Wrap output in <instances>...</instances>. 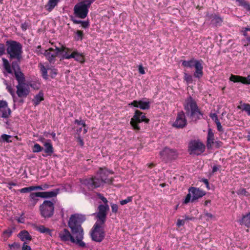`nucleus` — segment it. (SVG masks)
<instances>
[{
    "label": "nucleus",
    "mask_w": 250,
    "mask_h": 250,
    "mask_svg": "<svg viewBox=\"0 0 250 250\" xmlns=\"http://www.w3.org/2000/svg\"><path fill=\"white\" fill-rule=\"evenodd\" d=\"M6 51L8 58L13 61L11 63L7 59L2 58V65L4 71V75L12 74V72L21 70L20 63L22 59V46L21 44L17 41L8 40L6 42Z\"/></svg>",
    "instance_id": "obj_1"
},
{
    "label": "nucleus",
    "mask_w": 250,
    "mask_h": 250,
    "mask_svg": "<svg viewBox=\"0 0 250 250\" xmlns=\"http://www.w3.org/2000/svg\"><path fill=\"white\" fill-rule=\"evenodd\" d=\"M184 108L185 113L183 111L178 113L176 120L173 124L174 127L183 128L187 125V121L185 114L195 122L203 118V113L200 110L195 100L191 96L185 100Z\"/></svg>",
    "instance_id": "obj_2"
},
{
    "label": "nucleus",
    "mask_w": 250,
    "mask_h": 250,
    "mask_svg": "<svg viewBox=\"0 0 250 250\" xmlns=\"http://www.w3.org/2000/svg\"><path fill=\"white\" fill-rule=\"evenodd\" d=\"M85 220L84 215L74 214L71 215L68 222V226L71 230V236L74 239V244L80 248L86 247V243L83 241L84 231L82 227V224Z\"/></svg>",
    "instance_id": "obj_3"
},
{
    "label": "nucleus",
    "mask_w": 250,
    "mask_h": 250,
    "mask_svg": "<svg viewBox=\"0 0 250 250\" xmlns=\"http://www.w3.org/2000/svg\"><path fill=\"white\" fill-rule=\"evenodd\" d=\"M109 173H112L108 170L100 168L95 176L83 179L81 181L82 185H84L90 190L103 187L104 184H111L112 181L107 178Z\"/></svg>",
    "instance_id": "obj_4"
},
{
    "label": "nucleus",
    "mask_w": 250,
    "mask_h": 250,
    "mask_svg": "<svg viewBox=\"0 0 250 250\" xmlns=\"http://www.w3.org/2000/svg\"><path fill=\"white\" fill-rule=\"evenodd\" d=\"M18 82L16 86V93L20 98H26L30 93L29 88L25 83V77L21 70L12 72L11 74Z\"/></svg>",
    "instance_id": "obj_5"
},
{
    "label": "nucleus",
    "mask_w": 250,
    "mask_h": 250,
    "mask_svg": "<svg viewBox=\"0 0 250 250\" xmlns=\"http://www.w3.org/2000/svg\"><path fill=\"white\" fill-rule=\"evenodd\" d=\"M95 0H85L76 4L74 7L75 16L81 19L85 18L88 13V9Z\"/></svg>",
    "instance_id": "obj_6"
},
{
    "label": "nucleus",
    "mask_w": 250,
    "mask_h": 250,
    "mask_svg": "<svg viewBox=\"0 0 250 250\" xmlns=\"http://www.w3.org/2000/svg\"><path fill=\"white\" fill-rule=\"evenodd\" d=\"M205 145L199 139L191 140L188 142V151L190 155H200L205 152Z\"/></svg>",
    "instance_id": "obj_7"
},
{
    "label": "nucleus",
    "mask_w": 250,
    "mask_h": 250,
    "mask_svg": "<svg viewBox=\"0 0 250 250\" xmlns=\"http://www.w3.org/2000/svg\"><path fill=\"white\" fill-rule=\"evenodd\" d=\"M104 224V223L96 222L90 231L92 240L96 242H101L103 240L105 237Z\"/></svg>",
    "instance_id": "obj_8"
},
{
    "label": "nucleus",
    "mask_w": 250,
    "mask_h": 250,
    "mask_svg": "<svg viewBox=\"0 0 250 250\" xmlns=\"http://www.w3.org/2000/svg\"><path fill=\"white\" fill-rule=\"evenodd\" d=\"M40 211L41 216L44 218H51L54 214V203L49 200H45L40 206Z\"/></svg>",
    "instance_id": "obj_9"
},
{
    "label": "nucleus",
    "mask_w": 250,
    "mask_h": 250,
    "mask_svg": "<svg viewBox=\"0 0 250 250\" xmlns=\"http://www.w3.org/2000/svg\"><path fill=\"white\" fill-rule=\"evenodd\" d=\"M149 121V120L146 117L144 113L136 110L133 117L131 119L130 123L134 129L139 131L140 130V127L138 125L139 123L143 122L146 123H148Z\"/></svg>",
    "instance_id": "obj_10"
},
{
    "label": "nucleus",
    "mask_w": 250,
    "mask_h": 250,
    "mask_svg": "<svg viewBox=\"0 0 250 250\" xmlns=\"http://www.w3.org/2000/svg\"><path fill=\"white\" fill-rule=\"evenodd\" d=\"M98 211L94 214L97 219L96 222L105 223L107 216V212L109 210V207L108 205H99L98 207Z\"/></svg>",
    "instance_id": "obj_11"
},
{
    "label": "nucleus",
    "mask_w": 250,
    "mask_h": 250,
    "mask_svg": "<svg viewBox=\"0 0 250 250\" xmlns=\"http://www.w3.org/2000/svg\"><path fill=\"white\" fill-rule=\"evenodd\" d=\"M160 155L164 161L167 162L176 159L178 153L175 149L166 147L160 152Z\"/></svg>",
    "instance_id": "obj_12"
},
{
    "label": "nucleus",
    "mask_w": 250,
    "mask_h": 250,
    "mask_svg": "<svg viewBox=\"0 0 250 250\" xmlns=\"http://www.w3.org/2000/svg\"><path fill=\"white\" fill-rule=\"evenodd\" d=\"M58 237L60 240L64 243L68 244L70 242L74 244V239L71 236V232L67 229H63L58 233Z\"/></svg>",
    "instance_id": "obj_13"
},
{
    "label": "nucleus",
    "mask_w": 250,
    "mask_h": 250,
    "mask_svg": "<svg viewBox=\"0 0 250 250\" xmlns=\"http://www.w3.org/2000/svg\"><path fill=\"white\" fill-rule=\"evenodd\" d=\"M72 58L81 63H83L84 62L83 54L76 50H74L71 54H69L67 51L65 52L63 54V59H70Z\"/></svg>",
    "instance_id": "obj_14"
},
{
    "label": "nucleus",
    "mask_w": 250,
    "mask_h": 250,
    "mask_svg": "<svg viewBox=\"0 0 250 250\" xmlns=\"http://www.w3.org/2000/svg\"><path fill=\"white\" fill-rule=\"evenodd\" d=\"M11 112L10 109L8 107L7 103L5 101H0V116L3 118H7Z\"/></svg>",
    "instance_id": "obj_15"
},
{
    "label": "nucleus",
    "mask_w": 250,
    "mask_h": 250,
    "mask_svg": "<svg viewBox=\"0 0 250 250\" xmlns=\"http://www.w3.org/2000/svg\"><path fill=\"white\" fill-rule=\"evenodd\" d=\"M190 193H192V202H193L196 200L202 197L206 194V192L200 189L199 188L195 187H190Z\"/></svg>",
    "instance_id": "obj_16"
},
{
    "label": "nucleus",
    "mask_w": 250,
    "mask_h": 250,
    "mask_svg": "<svg viewBox=\"0 0 250 250\" xmlns=\"http://www.w3.org/2000/svg\"><path fill=\"white\" fill-rule=\"evenodd\" d=\"M229 80L234 83L241 82L243 84H250V74L247 77L231 74Z\"/></svg>",
    "instance_id": "obj_17"
},
{
    "label": "nucleus",
    "mask_w": 250,
    "mask_h": 250,
    "mask_svg": "<svg viewBox=\"0 0 250 250\" xmlns=\"http://www.w3.org/2000/svg\"><path fill=\"white\" fill-rule=\"evenodd\" d=\"M150 102L143 101L142 100L136 101L134 100L131 102L129 105H132L134 107L139 108L143 110L148 109L150 108Z\"/></svg>",
    "instance_id": "obj_18"
},
{
    "label": "nucleus",
    "mask_w": 250,
    "mask_h": 250,
    "mask_svg": "<svg viewBox=\"0 0 250 250\" xmlns=\"http://www.w3.org/2000/svg\"><path fill=\"white\" fill-rule=\"evenodd\" d=\"M202 62L203 61L202 60H199L197 61L196 64H195L194 67L195 71L193 74V76L195 78L200 79L203 76V66Z\"/></svg>",
    "instance_id": "obj_19"
},
{
    "label": "nucleus",
    "mask_w": 250,
    "mask_h": 250,
    "mask_svg": "<svg viewBox=\"0 0 250 250\" xmlns=\"http://www.w3.org/2000/svg\"><path fill=\"white\" fill-rule=\"evenodd\" d=\"M44 146V148H43V150L46 155H45L42 154V156L45 157L46 156H51L52 153L54 152V149L53 146L50 143V140H47L46 142L44 143L43 145Z\"/></svg>",
    "instance_id": "obj_20"
},
{
    "label": "nucleus",
    "mask_w": 250,
    "mask_h": 250,
    "mask_svg": "<svg viewBox=\"0 0 250 250\" xmlns=\"http://www.w3.org/2000/svg\"><path fill=\"white\" fill-rule=\"evenodd\" d=\"M30 200L29 201V206L32 208L35 206L39 200L38 197H40L39 192H31L30 194Z\"/></svg>",
    "instance_id": "obj_21"
},
{
    "label": "nucleus",
    "mask_w": 250,
    "mask_h": 250,
    "mask_svg": "<svg viewBox=\"0 0 250 250\" xmlns=\"http://www.w3.org/2000/svg\"><path fill=\"white\" fill-rule=\"evenodd\" d=\"M60 189L57 188L50 191L39 192L41 198H51L57 196L59 193Z\"/></svg>",
    "instance_id": "obj_22"
},
{
    "label": "nucleus",
    "mask_w": 250,
    "mask_h": 250,
    "mask_svg": "<svg viewBox=\"0 0 250 250\" xmlns=\"http://www.w3.org/2000/svg\"><path fill=\"white\" fill-rule=\"evenodd\" d=\"M214 133L210 128L208 129L207 146L208 148H210L212 147V144H214Z\"/></svg>",
    "instance_id": "obj_23"
},
{
    "label": "nucleus",
    "mask_w": 250,
    "mask_h": 250,
    "mask_svg": "<svg viewBox=\"0 0 250 250\" xmlns=\"http://www.w3.org/2000/svg\"><path fill=\"white\" fill-rule=\"evenodd\" d=\"M18 236L21 239L22 241L25 242L27 241H30L32 239V237L29 232L25 230H21L18 235Z\"/></svg>",
    "instance_id": "obj_24"
},
{
    "label": "nucleus",
    "mask_w": 250,
    "mask_h": 250,
    "mask_svg": "<svg viewBox=\"0 0 250 250\" xmlns=\"http://www.w3.org/2000/svg\"><path fill=\"white\" fill-rule=\"evenodd\" d=\"M43 100V93L42 91H40L38 94L34 96V99L32 100V102L35 106H37Z\"/></svg>",
    "instance_id": "obj_25"
},
{
    "label": "nucleus",
    "mask_w": 250,
    "mask_h": 250,
    "mask_svg": "<svg viewBox=\"0 0 250 250\" xmlns=\"http://www.w3.org/2000/svg\"><path fill=\"white\" fill-rule=\"evenodd\" d=\"M198 61L199 60H195L194 59H191L188 61H182V65L185 67L192 68L194 67L195 64H196L197 61Z\"/></svg>",
    "instance_id": "obj_26"
},
{
    "label": "nucleus",
    "mask_w": 250,
    "mask_h": 250,
    "mask_svg": "<svg viewBox=\"0 0 250 250\" xmlns=\"http://www.w3.org/2000/svg\"><path fill=\"white\" fill-rule=\"evenodd\" d=\"M49 50L51 52V54L56 57L60 53L62 54V56H63V54L66 52L65 48H60L59 47H56L55 49L53 48H49Z\"/></svg>",
    "instance_id": "obj_27"
},
{
    "label": "nucleus",
    "mask_w": 250,
    "mask_h": 250,
    "mask_svg": "<svg viewBox=\"0 0 250 250\" xmlns=\"http://www.w3.org/2000/svg\"><path fill=\"white\" fill-rule=\"evenodd\" d=\"M43 55L45 56L50 63H54L55 62L56 60L55 57L51 54V52L49 49L45 50Z\"/></svg>",
    "instance_id": "obj_28"
},
{
    "label": "nucleus",
    "mask_w": 250,
    "mask_h": 250,
    "mask_svg": "<svg viewBox=\"0 0 250 250\" xmlns=\"http://www.w3.org/2000/svg\"><path fill=\"white\" fill-rule=\"evenodd\" d=\"M59 1V0H49L45 5L46 9L49 12L51 11L55 6L57 5Z\"/></svg>",
    "instance_id": "obj_29"
},
{
    "label": "nucleus",
    "mask_w": 250,
    "mask_h": 250,
    "mask_svg": "<svg viewBox=\"0 0 250 250\" xmlns=\"http://www.w3.org/2000/svg\"><path fill=\"white\" fill-rule=\"evenodd\" d=\"M36 230L42 233L48 234L50 236H51V230L44 226L41 225L37 227Z\"/></svg>",
    "instance_id": "obj_30"
},
{
    "label": "nucleus",
    "mask_w": 250,
    "mask_h": 250,
    "mask_svg": "<svg viewBox=\"0 0 250 250\" xmlns=\"http://www.w3.org/2000/svg\"><path fill=\"white\" fill-rule=\"evenodd\" d=\"M241 223L245 225L247 227L250 226V212L243 216Z\"/></svg>",
    "instance_id": "obj_31"
},
{
    "label": "nucleus",
    "mask_w": 250,
    "mask_h": 250,
    "mask_svg": "<svg viewBox=\"0 0 250 250\" xmlns=\"http://www.w3.org/2000/svg\"><path fill=\"white\" fill-rule=\"evenodd\" d=\"M4 84L6 85V89L8 91V92L11 95V96L14 98L15 95V90L12 87L11 84H9L5 80L3 82Z\"/></svg>",
    "instance_id": "obj_32"
},
{
    "label": "nucleus",
    "mask_w": 250,
    "mask_h": 250,
    "mask_svg": "<svg viewBox=\"0 0 250 250\" xmlns=\"http://www.w3.org/2000/svg\"><path fill=\"white\" fill-rule=\"evenodd\" d=\"M238 108L247 112L248 115H250V104H243Z\"/></svg>",
    "instance_id": "obj_33"
},
{
    "label": "nucleus",
    "mask_w": 250,
    "mask_h": 250,
    "mask_svg": "<svg viewBox=\"0 0 250 250\" xmlns=\"http://www.w3.org/2000/svg\"><path fill=\"white\" fill-rule=\"evenodd\" d=\"M12 233L13 231L10 228L4 230L2 234V237L3 238L4 240L6 241L12 235Z\"/></svg>",
    "instance_id": "obj_34"
},
{
    "label": "nucleus",
    "mask_w": 250,
    "mask_h": 250,
    "mask_svg": "<svg viewBox=\"0 0 250 250\" xmlns=\"http://www.w3.org/2000/svg\"><path fill=\"white\" fill-rule=\"evenodd\" d=\"M222 22V20L221 18L216 16H214L211 20L212 24L215 25V26L220 25Z\"/></svg>",
    "instance_id": "obj_35"
},
{
    "label": "nucleus",
    "mask_w": 250,
    "mask_h": 250,
    "mask_svg": "<svg viewBox=\"0 0 250 250\" xmlns=\"http://www.w3.org/2000/svg\"><path fill=\"white\" fill-rule=\"evenodd\" d=\"M236 193L239 196H245L248 197L250 195L249 192L244 188H240L236 191Z\"/></svg>",
    "instance_id": "obj_36"
},
{
    "label": "nucleus",
    "mask_w": 250,
    "mask_h": 250,
    "mask_svg": "<svg viewBox=\"0 0 250 250\" xmlns=\"http://www.w3.org/2000/svg\"><path fill=\"white\" fill-rule=\"evenodd\" d=\"M43 148L39 144H35L33 148L32 151L34 153H38L43 150Z\"/></svg>",
    "instance_id": "obj_37"
},
{
    "label": "nucleus",
    "mask_w": 250,
    "mask_h": 250,
    "mask_svg": "<svg viewBox=\"0 0 250 250\" xmlns=\"http://www.w3.org/2000/svg\"><path fill=\"white\" fill-rule=\"evenodd\" d=\"M184 79L188 84L191 83L193 82L192 76L187 73H184Z\"/></svg>",
    "instance_id": "obj_38"
},
{
    "label": "nucleus",
    "mask_w": 250,
    "mask_h": 250,
    "mask_svg": "<svg viewBox=\"0 0 250 250\" xmlns=\"http://www.w3.org/2000/svg\"><path fill=\"white\" fill-rule=\"evenodd\" d=\"M11 137L10 135H7L5 134H3L1 136V142L10 143L12 141L10 140L9 139Z\"/></svg>",
    "instance_id": "obj_39"
},
{
    "label": "nucleus",
    "mask_w": 250,
    "mask_h": 250,
    "mask_svg": "<svg viewBox=\"0 0 250 250\" xmlns=\"http://www.w3.org/2000/svg\"><path fill=\"white\" fill-rule=\"evenodd\" d=\"M41 71L43 78L47 80L48 79L47 70L43 65L42 66Z\"/></svg>",
    "instance_id": "obj_40"
},
{
    "label": "nucleus",
    "mask_w": 250,
    "mask_h": 250,
    "mask_svg": "<svg viewBox=\"0 0 250 250\" xmlns=\"http://www.w3.org/2000/svg\"><path fill=\"white\" fill-rule=\"evenodd\" d=\"M96 195H97V197L99 199H101L104 202V205H108V204H107V203H108L107 200L106 199V198H105L103 195V194H102L101 193H97Z\"/></svg>",
    "instance_id": "obj_41"
},
{
    "label": "nucleus",
    "mask_w": 250,
    "mask_h": 250,
    "mask_svg": "<svg viewBox=\"0 0 250 250\" xmlns=\"http://www.w3.org/2000/svg\"><path fill=\"white\" fill-rule=\"evenodd\" d=\"M191 196H192V193H190V188L188 189V193L187 195L185 200L184 201V203L186 204H188L189 202V201H191Z\"/></svg>",
    "instance_id": "obj_42"
},
{
    "label": "nucleus",
    "mask_w": 250,
    "mask_h": 250,
    "mask_svg": "<svg viewBox=\"0 0 250 250\" xmlns=\"http://www.w3.org/2000/svg\"><path fill=\"white\" fill-rule=\"evenodd\" d=\"M132 200V196L127 197L126 199L120 201V204L121 205H124L125 204H127L129 202H131Z\"/></svg>",
    "instance_id": "obj_43"
},
{
    "label": "nucleus",
    "mask_w": 250,
    "mask_h": 250,
    "mask_svg": "<svg viewBox=\"0 0 250 250\" xmlns=\"http://www.w3.org/2000/svg\"><path fill=\"white\" fill-rule=\"evenodd\" d=\"M77 37L76 38V39L77 40H82L83 38V32L81 30H77L76 33Z\"/></svg>",
    "instance_id": "obj_44"
},
{
    "label": "nucleus",
    "mask_w": 250,
    "mask_h": 250,
    "mask_svg": "<svg viewBox=\"0 0 250 250\" xmlns=\"http://www.w3.org/2000/svg\"><path fill=\"white\" fill-rule=\"evenodd\" d=\"M33 191L32 187L24 188L20 190L21 193H27Z\"/></svg>",
    "instance_id": "obj_45"
},
{
    "label": "nucleus",
    "mask_w": 250,
    "mask_h": 250,
    "mask_svg": "<svg viewBox=\"0 0 250 250\" xmlns=\"http://www.w3.org/2000/svg\"><path fill=\"white\" fill-rule=\"evenodd\" d=\"M9 247L10 248V249H19L21 247V245L18 243H14L12 244H9L8 245Z\"/></svg>",
    "instance_id": "obj_46"
},
{
    "label": "nucleus",
    "mask_w": 250,
    "mask_h": 250,
    "mask_svg": "<svg viewBox=\"0 0 250 250\" xmlns=\"http://www.w3.org/2000/svg\"><path fill=\"white\" fill-rule=\"evenodd\" d=\"M75 124H77L78 125H82L83 127H86V125L85 122L83 120H75L74 121Z\"/></svg>",
    "instance_id": "obj_47"
},
{
    "label": "nucleus",
    "mask_w": 250,
    "mask_h": 250,
    "mask_svg": "<svg viewBox=\"0 0 250 250\" xmlns=\"http://www.w3.org/2000/svg\"><path fill=\"white\" fill-rule=\"evenodd\" d=\"M111 207L112 212L116 213L118 212V206L116 204H112Z\"/></svg>",
    "instance_id": "obj_48"
},
{
    "label": "nucleus",
    "mask_w": 250,
    "mask_h": 250,
    "mask_svg": "<svg viewBox=\"0 0 250 250\" xmlns=\"http://www.w3.org/2000/svg\"><path fill=\"white\" fill-rule=\"evenodd\" d=\"M5 48L4 44L0 43V56L5 54Z\"/></svg>",
    "instance_id": "obj_49"
},
{
    "label": "nucleus",
    "mask_w": 250,
    "mask_h": 250,
    "mask_svg": "<svg viewBox=\"0 0 250 250\" xmlns=\"http://www.w3.org/2000/svg\"><path fill=\"white\" fill-rule=\"evenodd\" d=\"M216 126H217V130L219 132H223V128L221 125V124L219 121L216 122L215 123Z\"/></svg>",
    "instance_id": "obj_50"
},
{
    "label": "nucleus",
    "mask_w": 250,
    "mask_h": 250,
    "mask_svg": "<svg viewBox=\"0 0 250 250\" xmlns=\"http://www.w3.org/2000/svg\"><path fill=\"white\" fill-rule=\"evenodd\" d=\"M209 117L211 118V119L213 121H214L215 123H216V122L219 121L217 116L216 113H210L209 115Z\"/></svg>",
    "instance_id": "obj_51"
},
{
    "label": "nucleus",
    "mask_w": 250,
    "mask_h": 250,
    "mask_svg": "<svg viewBox=\"0 0 250 250\" xmlns=\"http://www.w3.org/2000/svg\"><path fill=\"white\" fill-rule=\"evenodd\" d=\"M24 213L22 212L20 217L17 219V221L19 223H23L24 222L25 219L23 216Z\"/></svg>",
    "instance_id": "obj_52"
},
{
    "label": "nucleus",
    "mask_w": 250,
    "mask_h": 250,
    "mask_svg": "<svg viewBox=\"0 0 250 250\" xmlns=\"http://www.w3.org/2000/svg\"><path fill=\"white\" fill-rule=\"evenodd\" d=\"M82 26L83 28H87L89 26V21H83L82 24Z\"/></svg>",
    "instance_id": "obj_53"
},
{
    "label": "nucleus",
    "mask_w": 250,
    "mask_h": 250,
    "mask_svg": "<svg viewBox=\"0 0 250 250\" xmlns=\"http://www.w3.org/2000/svg\"><path fill=\"white\" fill-rule=\"evenodd\" d=\"M35 52H36V53H37L38 54H43V53L42 52V47H41V45H38L36 49V50L35 51Z\"/></svg>",
    "instance_id": "obj_54"
},
{
    "label": "nucleus",
    "mask_w": 250,
    "mask_h": 250,
    "mask_svg": "<svg viewBox=\"0 0 250 250\" xmlns=\"http://www.w3.org/2000/svg\"><path fill=\"white\" fill-rule=\"evenodd\" d=\"M31 248L30 246L26 245V242H24L22 247V250H31Z\"/></svg>",
    "instance_id": "obj_55"
},
{
    "label": "nucleus",
    "mask_w": 250,
    "mask_h": 250,
    "mask_svg": "<svg viewBox=\"0 0 250 250\" xmlns=\"http://www.w3.org/2000/svg\"><path fill=\"white\" fill-rule=\"evenodd\" d=\"M205 215L206 217H207L208 219H214L215 218V217L213 215H212L211 213H209V212H205Z\"/></svg>",
    "instance_id": "obj_56"
},
{
    "label": "nucleus",
    "mask_w": 250,
    "mask_h": 250,
    "mask_svg": "<svg viewBox=\"0 0 250 250\" xmlns=\"http://www.w3.org/2000/svg\"><path fill=\"white\" fill-rule=\"evenodd\" d=\"M236 1L239 3V5L244 7L248 2L246 0H236Z\"/></svg>",
    "instance_id": "obj_57"
},
{
    "label": "nucleus",
    "mask_w": 250,
    "mask_h": 250,
    "mask_svg": "<svg viewBox=\"0 0 250 250\" xmlns=\"http://www.w3.org/2000/svg\"><path fill=\"white\" fill-rule=\"evenodd\" d=\"M184 224H185V221L184 220H181V219H178L177 220L176 225L179 227L183 226L184 225Z\"/></svg>",
    "instance_id": "obj_58"
},
{
    "label": "nucleus",
    "mask_w": 250,
    "mask_h": 250,
    "mask_svg": "<svg viewBox=\"0 0 250 250\" xmlns=\"http://www.w3.org/2000/svg\"><path fill=\"white\" fill-rule=\"evenodd\" d=\"M71 20L73 22V23L75 24L81 23L82 24L83 23V21H81V20H77L72 17L71 18Z\"/></svg>",
    "instance_id": "obj_59"
},
{
    "label": "nucleus",
    "mask_w": 250,
    "mask_h": 250,
    "mask_svg": "<svg viewBox=\"0 0 250 250\" xmlns=\"http://www.w3.org/2000/svg\"><path fill=\"white\" fill-rule=\"evenodd\" d=\"M221 167V166L214 165L212 167V173H214L219 170V168Z\"/></svg>",
    "instance_id": "obj_60"
},
{
    "label": "nucleus",
    "mask_w": 250,
    "mask_h": 250,
    "mask_svg": "<svg viewBox=\"0 0 250 250\" xmlns=\"http://www.w3.org/2000/svg\"><path fill=\"white\" fill-rule=\"evenodd\" d=\"M202 181L206 184V187L209 189V183H208V180L207 179L204 178V179H202Z\"/></svg>",
    "instance_id": "obj_61"
},
{
    "label": "nucleus",
    "mask_w": 250,
    "mask_h": 250,
    "mask_svg": "<svg viewBox=\"0 0 250 250\" xmlns=\"http://www.w3.org/2000/svg\"><path fill=\"white\" fill-rule=\"evenodd\" d=\"M28 24L26 22L21 24V27L23 31H25L28 28Z\"/></svg>",
    "instance_id": "obj_62"
},
{
    "label": "nucleus",
    "mask_w": 250,
    "mask_h": 250,
    "mask_svg": "<svg viewBox=\"0 0 250 250\" xmlns=\"http://www.w3.org/2000/svg\"><path fill=\"white\" fill-rule=\"evenodd\" d=\"M139 72L141 74H144L145 73L144 68L142 65H140L139 67Z\"/></svg>",
    "instance_id": "obj_63"
},
{
    "label": "nucleus",
    "mask_w": 250,
    "mask_h": 250,
    "mask_svg": "<svg viewBox=\"0 0 250 250\" xmlns=\"http://www.w3.org/2000/svg\"><path fill=\"white\" fill-rule=\"evenodd\" d=\"M245 9H246L247 11H250V4L247 2L246 4H245V6L243 7Z\"/></svg>",
    "instance_id": "obj_64"
}]
</instances>
